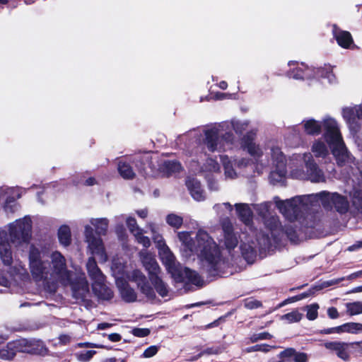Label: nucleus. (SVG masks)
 Segmentation results:
<instances>
[{"mask_svg":"<svg viewBox=\"0 0 362 362\" xmlns=\"http://www.w3.org/2000/svg\"><path fill=\"white\" fill-rule=\"evenodd\" d=\"M197 250L199 251V257L203 262V269L208 277L221 276V252L218 245L208 233L199 230L197 237Z\"/></svg>","mask_w":362,"mask_h":362,"instance_id":"nucleus-1","label":"nucleus"},{"mask_svg":"<svg viewBox=\"0 0 362 362\" xmlns=\"http://www.w3.org/2000/svg\"><path fill=\"white\" fill-rule=\"evenodd\" d=\"M32 237V221L28 216L16 220L10 225L9 239L16 245L28 243Z\"/></svg>","mask_w":362,"mask_h":362,"instance_id":"nucleus-2","label":"nucleus"},{"mask_svg":"<svg viewBox=\"0 0 362 362\" xmlns=\"http://www.w3.org/2000/svg\"><path fill=\"white\" fill-rule=\"evenodd\" d=\"M322 205L326 209L334 208L339 214H346L349 209V202L346 196L338 192L322 191L317 194Z\"/></svg>","mask_w":362,"mask_h":362,"instance_id":"nucleus-3","label":"nucleus"},{"mask_svg":"<svg viewBox=\"0 0 362 362\" xmlns=\"http://www.w3.org/2000/svg\"><path fill=\"white\" fill-rule=\"evenodd\" d=\"M302 202L300 197H296L285 201H276V206L287 220L294 222L300 220L303 217V213L300 206Z\"/></svg>","mask_w":362,"mask_h":362,"instance_id":"nucleus-4","label":"nucleus"},{"mask_svg":"<svg viewBox=\"0 0 362 362\" xmlns=\"http://www.w3.org/2000/svg\"><path fill=\"white\" fill-rule=\"evenodd\" d=\"M168 270L174 279L179 283L187 281L197 286H202L203 280L199 274L188 267L182 269L180 266L176 265L174 262H171L169 259Z\"/></svg>","mask_w":362,"mask_h":362,"instance_id":"nucleus-5","label":"nucleus"},{"mask_svg":"<svg viewBox=\"0 0 362 362\" xmlns=\"http://www.w3.org/2000/svg\"><path fill=\"white\" fill-rule=\"evenodd\" d=\"M324 138L330 147L343 144V139L337 122L331 118L323 120Z\"/></svg>","mask_w":362,"mask_h":362,"instance_id":"nucleus-6","label":"nucleus"},{"mask_svg":"<svg viewBox=\"0 0 362 362\" xmlns=\"http://www.w3.org/2000/svg\"><path fill=\"white\" fill-rule=\"evenodd\" d=\"M16 343L20 353L45 356L48 352V349L41 340L21 339L16 340Z\"/></svg>","mask_w":362,"mask_h":362,"instance_id":"nucleus-7","label":"nucleus"},{"mask_svg":"<svg viewBox=\"0 0 362 362\" xmlns=\"http://www.w3.org/2000/svg\"><path fill=\"white\" fill-rule=\"evenodd\" d=\"M305 168L307 180L315 183L326 182L323 170L320 168L310 153L305 155Z\"/></svg>","mask_w":362,"mask_h":362,"instance_id":"nucleus-8","label":"nucleus"},{"mask_svg":"<svg viewBox=\"0 0 362 362\" xmlns=\"http://www.w3.org/2000/svg\"><path fill=\"white\" fill-rule=\"evenodd\" d=\"M130 280L136 284L137 288L139 289L140 292L148 300H154L156 298L153 288L150 284L146 276L140 270H133Z\"/></svg>","mask_w":362,"mask_h":362,"instance_id":"nucleus-9","label":"nucleus"},{"mask_svg":"<svg viewBox=\"0 0 362 362\" xmlns=\"http://www.w3.org/2000/svg\"><path fill=\"white\" fill-rule=\"evenodd\" d=\"M279 358L283 362H308L306 353L297 351L294 348H287L281 351Z\"/></svg>","mask_w":362,"mask_h":362,"instance_id":"nucleus-10","label":"nucleus"},{"mask_svg":"<svg viewBox=\"0 0 362 362\" xmlns=\"http://www.w3.org/2000/svg\"><path fill=\"white\" fill-rule=\"evenodd\" d=\"M332 33L337 44L342 48L349 49L354 43L351 33L349 31L342 30L336 24L332 26Z\"/></svg>","mask_w":362,"mask_h":362,"instance_id":"nucleus-11","label":"nucleus"},{"mask_svg":"<svg viewBox=\"0 0 362 362\" xmlns=\"http://www.w3.org/2000/svg\"><path fill=\"white\" fill-rule=\"evenodd\" d=\"M117 287L122 299L126 303H134L137 300L135 290L125 280L117 282Z\"/></svg>","mask_w":362,"mask_h":362,"instance_id":"nucleus-12","label":"nucleus"},{"mask_svg":"<svg viewBox=\"0 0 362 362\" xmlns=\"http://www.w3.org/2000/svg\"><path fill=\"white\" fill-rule=\"evenodd\" d=\"M310 226H301L298 228L296 225L288 224L281 227V231L286 235L289 241L297 244L299 242V235L305 233V229ZM313 228V226H310Z\"/></svg>","mask_w":362,"mask_h":362,"instance_id":"nucleus-13","label":"nucleus"},{"mask_svg":"<svg viewBox=\"0 0 362 362\" xmlns=\"http://www.w3.org/2000/svg\"><path fill=\"white\" fill-rule=\"evenodd\" d=\"M103 281H95L92 285L93 291L99 299L110 300L114 297V292Z\"/></svg>","mask_w":362,"mask_h":362,"instance_id":"nucleus-14","label":"nucleus"},{"mask_svg":"<svg viewBox=\"0 0 362 362\" xmlns=\"http://www.w3.org/2000/svg\"><path fill=\"white\" fill-rule=\"evenodd\" d=\"M205 138L204 142L208 150L214 152L217 149L219 140V130L216 128H211L204 132Z\"/></svg>","mask_w":362,"mask_h":362,"instance_id":"nucleus-15","label":"nucleus"},{"mask_svg":"<svg viewBox=\"0 0 362 362\" xmlns=\"http://www.w3.org/2000/svg\"><path fill=\"white\" fill-rule=\"evenodd\" d=\"M51 259L53 272L57 275L64 274L66 272V264L62 253L58 251L52 252Z\"/></svg>","mask_w":362,"mask_h":362,"instance_id":"nucleus-16","label":"nucleus"},{"mask_svg":"<svg viewBox=\"0 0 362 362\" xmlns=\"http://www.w3.org/2000/svg\"><path fill=\"white\" fill-rule=\"evenodd\" d=\"M186 186L191 196L197 201L204 199V190L201 182L196 178H189L186 181Z\"/></svg>","mask_w":362,"mask_h":362,"instance_id":"nucleus-17","label":"nucleus"},{"mask_svg":"<svg viewBox=\"0 0 362 362\" xmlns=\"http://www.w3.org/2000/svg\"><path fill=\"white\" fill-rule=\"evenodd\" d=\"M332 148L337 165L339 167L344 166L349 158V152L344 143L343 142V144L336 145Z\"/></svg>","mask_w":362,"mask_h":362,"instance_id":"nucleus-18","label":"nucleus"},{"mask_svg":"<svg viewBox=\"0 0 362 362\" xmlns=\"http://www.w3.org/2000/svg\"><path fill=\"white\" fill-rule=\"evenodd\" d=\"M241 255L248 264L255 262L257 257V250L254 242L240 244Z\"/></svg>","mask_w":362,"mask_h":362,"instance_id":"nucleus-19","label":"nucleus"},{"mask_svg":"<svg viewBox=\"0 0 362 362\" xmlns=\"http://www.w3.org/2000/svg\"><path fill=\"white\" fill-rule=\"evenodd\" d=\"M235 210L238 218L245 225H250L252 219V211L247 204H235Z\"/></svg>","mask_w":362,"mask_h":362,"instance_id":"nucleus-20","label":"nucleus"},{"mask_svg":"<svg viewBox=\"0 0 362 362\" xmlns=\"http://www.w3.org/2000/svg\"><path fill=\"white\" fill-rule=\"evenodd\" d=\"M325 346L331 351L336 352L337 356L344 361H347L349 358V354L346 349V344L339 341H330L327 342Z\"/></svg>","mask_w":362,"mask_h":362,"instance_id":"nucleus-21","label":"nucleus"},{"mask_svg":"<svg viewBox=\"0 0 362 362\" xmlns=\"http://www.w3.org/2000/svg\"><path fill=\"white\" fill-rule=\"evenodd\" d=\"M302 123L303 124L304 132L306 134L315 136L321 134L323 122H321L315 119H309L303 120Z\"/></svg>","mask_w":362,"mask_h":362,"instance_id":"nucleus-22","label":"nucleus"},{"mask_svg":"<svg viewBox=\"0 0 362 362\" xmlns=\"http://www.w3.org/2000/svg\"><path fill=\"white\" fill-rule=\"evenodd\" d=\"M30 273L35 280H41L44 274H48L47 267L45 266V262L42 260L29 263Z\"/></svg>","mask_w":362,"mask_h":362,"instance_id":"nucleus-23","label":"nucleus"},{"mask_svg":"<svg viewBox=\"0 0 362 362\" xmlns=\"http://www.w3.org/2000/svg\"><path fill=\"white\" fill-rule=\"evenodd\" d=\"M0 257L3 263L6 266H10L13 263V255L11 246L8 240H2L0 237Z\"/></svg>","mask_w":362,"mask_h":362,"instance_id":"nucleus-24","label":"nucleus"},{"mask_svg":"<svg viewBox=\"0 0 362 362\" xmlns=\"http://www.w3.org/2000/svg\"><path fill=\"white\" fill-rule=\"evenodd\" d=\"M87 270L90 277L95 281H104L105 276L98 267L94 257H90L87 262Z\"/></svg>","mask_w":362,"mask_h":362,"instance_id":"nucleus-25","label":"nucleus"},{"mask_svg":"<svg viewBox=\"0 0 362 362\" xmlns=\"http://www.w3.org/2000/svg\"><path fill=\"white\" fill-rule=\"evenodd\" d=\"M18 353L16 340L12 341L0 349V358L5 361H11L14 358L16 354Z\"/></svg>","mask_w":362,"mask_h":362,"instance_id":"nucleus-26","label":"nucleus"},{"mask_svg":"<svg viewBox=\"0 0 362 362\" xmlns=\"http://www.w3.org/2000/svg\"><path fill=\"white\" fill-rule=\"evenodd\" d=\"M117 170L120 176L125 180H132L136 177L132 167L124 160H119L117 163Z\"/></svg>","mask_w":362,"mask_h":362,"instance_id":"nucleus-27","label":"nucleus"},{"mask_svg":"<svg viewBox=\"0 0 362 362\" xmlns=\"http://www.w3.org/2000/svg\"><path fill=\"white\" fill-rule=\"evenodd\" d=\"M160 170L168 177L173 173H179L182 170V165L177 160H166L160 166Z\"/></svg>","mask_w":362,"mask_h":362,"instance_id":"nucleus-28","label":"nucleus"},{"mask_svg":"<svg viewBox=\"0 0 362 362\" xmlns=\"http://www.w3.org/2000/svg\"><path fill=\"white\" fill-rule=\"evenodd\" d=\"M58 239L61 245L64 247L69 246L71 243V233L69 226L62 225L58 229Z\"/></svg>","mask_w":362,"mask_h":362,"instance_id":"nucleus-29","label":"nucleus"},{"mask_svg":"<svg viewBox=\"0 0 362 362\" xmlns=\"http://www.w3.org/2000/svg\"><path fill=\"white\" fill-rule=\"evenodd\" d=\"M151 282L159 296L163 298L168 296L169 293L168 286L160 276H154V279H151Z\"/></svg>","mask_w":362,"mask_h":362,"instance_id":"nucleus-30","label":"nucleus"},{"mask_svg":"<svg viewBox=\"0 0 362 362\" xmlns=\"http://www.w3.org/2000/svg\"><path fill=\"white\" fill-rule=\"evenodd\" d=\"M264 224L266 227L271 231V234L274 239L276 238L274 232L278 229L281 230V227H283L278 216H271L265 219Z\"/></svg>","mask_w":362,"mask_h":362,"instance_id":"nucleus-31","label":"nucleus"},{"mask_svg":"<svg viewBox=\"0 0 362 362\" xmlns=\"http://www.w3.org/2000/svg\"><path fill=\"white\" fill-rule=\"evenodd\" d=\"M312 151L317 158H325L328 154V150L326 145L323 141L320 140L315 141L313 143L312 146Z\"/></svg>","mask_w":362,"mask_h":362,"instance_id":"nucleus-32","label":"nucleus"},{"mask_svg":"<svg viewBox=\"0 0 362 362\" xmlns=\"http://www.w3.org/2000/svg\"><path fill=\"white\" fill-rule=\"evenodd\" d=\"M91 223L95 228V233L98 235H105L108 228V220L107 218H98L93 221Z\"/></svg>","mask_w":362,"mask_h":362,"instance_id":"nucleus-33","label":"nucleus"},{"mask_svg":"<svg viewBox=\"0 0 362 362\" xmlns=\"http://www.w3.org/2000/svg\"><path fill=\"white\" fill-rule=\"evenodd\" d=\"M146 270L148 272V278L151 281L154 279V276H159L158 273L160 272V267L158 264L155 259H151L145 265Z\"/></svg>","mask_w":362,"mask_h":362,"instance_id":"nucleus-34","label":"nucleus"},{"mask_svg":"<svg viewBox=\"0 0 362 362\" xmlns=\"http://www.w3.org/2000/svg\"><path fill=\"white\" fill-rule=\"evenodd\" d=\"M346 307V313L350 316L356 315L362 313V302L361 301L347 303Z\"/></svg>","mask_w":362,"mask_h":362,"instance_id":"nucleus-35","label":"nucleus"},{"mask_svg":"<svg viewBox=\"0 0 362 362\" xmlns=\"http://www.w3.org/2000/svg\"><path fill=\"white\" fill-rule=\"evenodd\" d=\"M343 332L358 334L362 332V324L359 322H346L342 325Z\"/></svg>","mask_w":362,"mask_h":362,"instance_id":"nucleus-36","label":"nucleus"},{"mask_svg":"<svg viewBox=\"0 0 362 362\" xmlns=\"http://www.w3.org/2000/svg\"><path fill=\"white\" fill-rule=\"evenodd\" d=\"M166 222L170 226L177 229L182 226L183 223V218L178 215L170 214L167 216Z\"/></svg>","mask_w":362,"mask_h":362,"instance_id":"nucleus-37","label":"nucleus"},{"mask_svg":"<svg viewBox=\"0 0 362 362\" xmlns=\"http://www.w3.org/2000/svg\"><path fill=\"white\" fill-rule=\"evenodd\" d=\"M89 244L90 247L97 253L103 252L105 249L103 243V240L100 238L95 237L87 241Z\"/></svg>","mask_w":362,"mask_h":362,"instance_id":"nucleus-38","label":"nucleus"},{"mask_svg":"<svg viewBox=\"0 0 362 362\" xmlns=\"http://www.w3.org/2000/svg\"><path fill=\"white\" fill-rule=\"evenodd\" d=\"M331 285H332L331 283L326 281L320 285L313 286L311 288H310L308 291L301 293V296H303V299L306 298L308 297L315 295L317 291H321L325 287H327V286H329Z\"/></svg>","mask_w":362,"mask_h":362,"instance_id":"nucleus-39","label":"nucleus"},{"mask_svg":"<svg viewBox=\"0 0 362 362\" xmlns=\"http://www.w3.org/2000/svg\"><path fill=\"white\" fill-rule=\"evenodd\" d=\"M238 244V240L235 233L224 235V245L228 250H233Z\"/></svg>","mask_w":362,"mask_h":362,"instance_id":"nucleus-40","label":"nucleus"},{"mask_svg":"<svg viewBox=\"0 0 362 362\" xmlns=\"http://www.w3.org/2000/svg\"><path fill=\"white\" fill-rule=\"evenodd\" d=\"M304 72V69L297 66L296 68H293L292 69H291L290 70H288L286 72V76L290 78L303 80L305 77Z\"/></svg>","mask_w":362,"mask_h":362,"instance_id":"nucleus-41","label":"nucleus"},{"mask_svg":"<svg viewBox=\"0 0 362 362\" xmlns=\"http://www.w3.org/2000/svg\"><path fill=\"white\" fill-rule=\"evenodd\" d=\"M95 354L96 351L94 350L81 351L76 353L75 356L76 359L81 362H88Z\"/></svg>","mask_w":362,"mask_h":362,"instance_id":"nucleus-42","label":"nucleus"},{"mask_svg":"<svg viewBox=\"0 0 362 362\" xmlns=\"http://www.w3.org/2000/svg\"><path fill=\"white\" fill-rule=\"evenodd\" d=\"M301 318L302 314L297 310L286 313L281 317V320H286L289 323L298 322L301 320Z\"/></svg>","mask_w":362,"mask_h":362,"instance_id":"nucleus-43","label":"nucleus"},{"mask_svg":"<svg viewBox=\"0 0 362 362\" xmlns=\"http://www.w3.org/2000/svg\"><path fill=\"white\" fill-rule=\"evenodd\" d=\"M319 305L317 303H313L307 306L306 317L309 320H315L318 316Z\"/></svg>","mask_w":362,"mask_h":362,"instance_id":"nucleus-44","label":"nucleus"},{"mask_svg":"<svg viewBox=\"0 0 362 362\" xmlns=\"http://www.w3.org/2000/svg\"><path fill=\"white\" fill-rule=\"evenodd\" d=\"M17 208V204L16 202V200L14 197H8L6 199V202L4 205V211L6 213H14Z\"/></svg>","mask_w":362,"mask_h":362,"instance_id":"nucleus-45","label":"nucleus"},{"mask_svg":"<svg viewBox=\"0 0 362 362\" xmlns=\"http://www.w3.org/2000/svg\"><path fill=\"white\" fill-rule=\"evenodd\" d=\"M353 206L361 214H362V191L358 190L354 192L353 197Z\"/></svg>","mask_w":362,"mask_h":362,"instance_id":"nucleus-46","label":"nucleus"},{"mask_svg":"<svg viewBox=\"0 0 362 362\" xmlns=\"http://www.w3.org/2000/svg\"><path fill=\"white\" fill-rule=\"evenodd\" d=\"M286 173V169L272 171L269 175V178L273 184L279 182L285 177Z\"/></svg>","mask_w":362,"mask_h":362,"instance_id":"nucleus-47","label":"nucleus"},{"mask_svg":"<svg viewBox=\"0 0 362 362\" xmlns=\"http://www.w3.org/2000/svg\"><path fill=\"white\" fill-rule=\"evenodd\" d=\"M28 257L29 263L42 260L40 250L33 245L30 247Z\"/></svg>","mask_w":362,"mask_h":362,"instance_id":"nucleus-48","label":"nucleus"},{"mask_svg":"<svg viewBox=\"0 0 362 362\" xmlns=\"http://www.w3.org/2000/svg\"><path fill=\"white\" fill-rule=\"evenodd\" d=\"M272 338V335L268 332L252 334L249 339L251 343H255L259 340H269Z\"/></svg>","mask_w":362,"mask_h":362,"instance_id":"nucleus-49","label":"nucleus"},{"mask_svg":"<svg viewBox=\"0 0 362 362\" xmlns=\"http://www.w3.org/2000/svg\"><path fill=\"white\" fill-rule=\"evenodd\" d=\"M244 306L247 309L253 310L262 307V303L257 299L247 298L244 300Z\"/></svg>","mask_w":362,"mask_h":362,"instance_id":"nucleus-50","label":"nucleus"},{"mask_svg":"<svg viewBox=\"0 0 362 362\" xmlns=\"http://www.w3.org/2000/svg\"><path fill=\"white\" fill-rule=\"evenodd\" d=\"M271 346L267 344H256L250 347H247L245 351L247 353L261 351L267 353L270 351Z\"/></svg>","mask_w":362,"mask_h":362,"instance_id":"nucleus-51","label":"nucleus"},{"mask_svg":"<svg viewBox=\"0 0 362 362\" xmlns=\"http://www.w3.org/2000/svg\"><path fill=\"white\" fill-rule=\"evenodd\" d=\"M134 236L136 237L137 242L141 244L145 248H148L151 246V240L149 238L144 235L142 230L134 233Z\"/></svg>","mask_w":362,"mask_h":362,"instance_id":"nucleus-52","label":"nucleus"},{"mask_svg":"<svg viewBox=\"0 0 362 362\" xmlns=\"http://www.w3.org/2000/svg\"><path fill=\"white\" fill-rule=\"evenodd\" d=\"M127 225L129 231L132 233H136L142 230L138 226L136 221L134 218L129 217L127 220Z\"/></svg>","mask_w":362,"mask_h":362,"instance_id":"nucleus-53","label":"nucleus"},{"mask_svg":"<svg viewBox=\"0 0 362 362\" xmlns=\"http://www.w3.org/2000/svg\"><path fill=\"white\" fill-rule=\"evenodd\" d=\"M344 118L349 120H354L356 117V107H346L343 110Z\"/></svg>","mask_w":362,"mask_h":362,"instance_id":"nucleus-54","label":"nucleus"},{"mask_svg":"<svg viewBox=\"0 0 362 362\" xmlns=\"http://www.w3.org/2000/svg\"><path fill=\"white\" fill-rule=\"evenodd\" d=\"M151 331L148 328L136 327L132 330V334L137 337H145L150 334Z\"/></svg>","mask_w":362,"mask_h":362,"instance_id":"nucleus-55","label":"nucleus"},{"mask_svg":"<svg viewBox=\"0 0 362 362\" xmlns=\"http://www.w3.org/2000/svg\"><path fill=\"white\" fill-rule=\"evenodd\" d=\"M158 351V346L153 345L146 349L142 354L144 358H151L155 356Z\"/></svg>","mask_w":362,"mask_h":362,"instance_id":"nucleus-56","label":"nucleus"},{"mask_svg":"<svg viewBox=\"0 0 362 362\" xmlns=\"http://www.w3.org/2000/svg\"><path fill=\"white\" fill-rule=\"evenodd\" d=\"M320 333L323 334H330L332 333H337V334L344 333L343 332V326L341 325L334 327L323 329L320 331Z\"/></svg>","mask_w":362,"mask_h":362,"instance_id":"nucleus-57","label":"nucleus"},{"mask_svg":"<svg viewBox=\"0 0 362 362\" xmlns=\"http://www.w3.org/2000/svg\"><path fill=\"white\" fill-rule=\"evenodd\" d=\"M221 352V349L220 347H209L201 351L198 356L200 357L204 354L206 355H215L218 354Z\"/></svg>","mask_w":362,"mask_h":362,"instance_id":"nucleus-58","label":"nucleus"},{"mask_svg":"<svg viewBox=\"0 0 362 362\" xmlns=\"http://www.w3.org/2000/svg\"><path fill=\"white\" fill-rule=\"evenodd\" d=\"M230 313H227L226 315H223V316H221L219 317L218 319L215 320L214 321H213L211 323H209L208 325H206L205 326V329H211V328H213V327H218L221 322H225L226 320V318L230 315Z\"/></svg>","mask_w":362,"mask_h":362,"instance_id":"nucleus-59","label":"nucleus"},{"mask_svg":"<svg viewBox=\"0 0 362 362\" xmlns=\"http://www.w3.org/2000/svg\"><path fill=\"white\" fill-rule=\"evenodd\" d=\"M245 148L247 149V152L252 156L260 155L258 152L259 148L256 146L255 143L250 144V146H247Z\"/></svg>","mask_w":362,"mask_h":362,"instance_id":"nucleus-60","label":"nucleus"},{"mask_svg":"<svg viewBox=\"0 0 362 362\" xmlns=\"http://www.w3.org/2000/svg\"><path fill=\"white\" fill-rule=\"evenodd\" d=\"M253 140L254 138L252 135L249 134L245 135L242 139L243 147L245 148L247 146H250V144H252L254 143Z\"/></svg>","mask_w":362,"mask_h":362,"instance_id":"nucleus-61","label":"nucleus"},{"mask_svg":"<svg viewBox=\"0 0 362 362\" xmlns=\"http://www.w3.org/2000/svg\"><path fill=\"white\" fill-rule=\"evenodd\" d=\"M84 233L86 241L95 237L94 234V230L90 226H86Z\"/></svg>","mask_w":362,"mask_h":362,"instance_id":"nucleus-62","label":"nucleus"},{"mask_svg":"<svg viewBox=\"0 0 362 362\" xmlns=\"http://www.w3.org/2000/svg\"><path fill=\"white\" fill-rule=\"evenodd\" d=\"M327 315L331 319H337L339 316L337 309L334 307H331L328 308Z\"/></svg>","mask_w":362,"mask_h":362,"instance_id":"nucleus-63","label":"nucleus"},{"mask_svg":"<svg viewBox=\"0 0 362 362\" xmlns=\"http://www.w3.org/2000/svg\"><path fill=\"white\" fill-rule=\"evenodd\" d=\"M108 339L112 342H117L122 339V336L118 333H112L108 335Z\"/></svg>","mask_w":362,"mask_h":362,"instance_id":"nucleus-64","label":"nucleus"}]
</instances>
